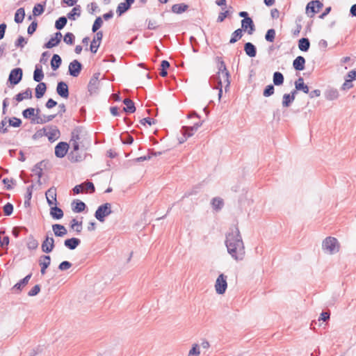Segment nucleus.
I'll use <instances>...</instances> for the list:
<instances>
[{
  "label": "nucleus",
  "mask_w": 356,
  "mask_h": 356,
  "mask_svg": "<svg viewBox=\"0 0 356 356\" xmlns=\"http://www.w3.org/2000/svg\"><path fill=\"white\" fill-rule=\"evenodd\" d=\"M225 245L228 253L236 261L243 260L245 256L244 244L239 229L234 226L226 236Z\"/></svg>",
  "instance_id": "obj_1"
},
{
  "label": "nucleus",
  "mask_w": 356,
  "mask_h": 356,
  "mask_svg": "<svg viewBox=\"0 0 356 356\" xmlns=\"http://www.w3.org/2000/svg\"><path fill=\"white\" fill-rule=\"evenodd\" d=\"M70 144L73 149L70 156L71 161L76 162L81 161V156L75 155L74 152H77L79 149H87L90 145V139L81 130L75 129L72 133Z\"/></svg>",
  "instance_id": "obj_2"
},
{
  "label": "nucleus",
  "mask_w": 356,
  "mask_h": 356,
  "mask_svg": "<svg viewBox=\"0 0 356 356\" xmlns=\"http://www.w3.org/2000/svg\"><path fill=\"white\" fill-rule=\"evenodd\" d=\"M229 76V73L227 70L224 61L220 60L218 63V72L217 74L213 77V79L217 81V86H222V84L225 83V91H227L230 85Z\"/></svg>",
  "instance_id": "obj_3"
},
{
  "label": "nucleus",
  "mask_w": 356,
  "mask_h": 356,
  "mask_svg": "<svg viewBox=\"0 0 356 356\" xmlns=\"http://www.w3.org/2000/svg\"><path fill=\"white\" fill-rule=\"evenodd\" d=\"M339 243L334 237H327L322 243V248L325 253L333 254L339 251Z\"/></svg>",
  "instance_id": "obj_4"
},
{
  "label": "nucleus",
  "mask_w": 356,
  "mask_h": 356,
  "mask_svg": "<svg viewBox=\"0 0 356 356\" xmlns=\"http://www.w3.org/2000/svg\"><path fill=\"white\" fill-rule=\"evenodd\" d=\"M111 213V204L110 203H105L97 208L95 216L99 221L103 222L105 220V218Z\"/></svg>",
  "instance_id": "obj_5"
},
{
  "label": "nucleus",
  "mask_w": 356,
  "mask_h": 356,
  "mask_svg": "<svg viewBox=\"0 0 356 356\" xmlns=\"http://www.w3.org/2000/svg\"><path fill=\"white\" fill-rule=\"evenodd\" d=\"M227 277L224 274H220L215 282V290L216 293L222 295L225 293L227 288Z\"/></svg>",
  "instance_id": "obj_6"
},
{
  "label": "nucleus",
  "mask_w": 356,
  "mask_h": 356,
  "mask_svg": "<svg viewBox=\"0 0 356 356\" xmlns=\"http://www.w3.org/2000/svg\"><path fill=\"white\" fill-rule=\"evenodd\" d=\"M202 122H200L195 123L193 126L191 127H183L181 129V131L184 135V138L179 140L180 143H184L187 138L192 136L195 132L197 131V129L202 126Z\"/></svg>",
  "instance_id": "obj_7"
},
{
  "label": "nucleus",
  "mask_w": 356,
  "mask_h": 356,
  "mask_svg": "<svg viewBox=\"0 0 356 356\" xmlns=\"http://www.w3.org/2000/svg\"><path fill=\"white\" fill-rule=\"evenodd\" d=\"M323 4L319 1H312L307 5L306 7V13L307 15H309L311 13V17H312L315 13H317L320 11V10L323 8Z\"/></svg>",
  "instance_id": "obj_8"
},
{
  "label": "nucleus",
  "mask_w": 356,
  "mask_h": 356,
  "mask_svg": "<svg viewBox=\"0 0 356 356\" xmlns=\"http://www.w3.org/2000/svg\"><path fill=\"white\" fill-rule=\"evenodd\" d=\"M55 116H56V115H40V109H37L35 117L31 119V122L34 123V124H44V123L51 121L55 118Z\"/></svg>",
  "instance_id": "obj_9"
},
{
  "label": "nucleus",
  "mask_w": 356,
  "mask_h": 356,
  "mask_svg": "<svg viewBox=\"0 0 356 356\" xmlns=\"http://www.w3.org/2000/svg\"><path fill=\"white\" fill-rule=\"evenodd\" d=\"M44 135L48 138L49 140L54 142L60 137V131L56 127H49L44 129Z\"/></svg>",
  "instance_id": "obj_10"
},
{
  "label": "nucleus",
  "mask_w": 356,
  "mask_h": 356,
  "mask_svg": "<svg viewBox=\"0 0 356 356\" xmlns=\"http://www.w3.org/2000/svg\"><path fill=\"white\" fill-rule=\"evenodd\" d=\"M22 78V70L21 68H15L11 70L8 80L11 84L16 85L17 84Z\"/></svg>",
  "instance_id": "obj_11"
},
{
  "label": "nucleus",
  "mask_w": 356,
  "mask_h": 356,
  "mask_svg": "<svg viewBox=\"0 0 356 356\" xmlns=\"http://www.w3.org/2000/svg\"><path fill=\"white\" fill-rule=\"evenodd\" d=\"M99 76L100 73H95L90 79L88 83V91L92 93H95L99 87Z\"/></svg>",
  "instance_id": "obj_12"
},
{
  "label": "nucleus",
  "mask_w": 356,
  "mask_h": 356,
  "mask_svg": "<svg viewBox=\"0 0 356 356\" xmlns=\"http://www.w3.org/2000/svg\"><path fill=\"white\" fill-rule=\"evenodd\" d=\"M82 69V65L77 60H74L69 65V73L74 77H77Z\"/></svg>",
  "instance_id": "obj_13"
},
{
  "label": "nucleus",
  "mask_w": 356,
  "mask_h": 356,
  "mask_svg": "<svg viewBox=\"0 0 356 356\" xmlns=\"http://www.w3.org/2000/svg\"><path fill=\"white\" fill-rule=\"evenodd\" d=\"M45 195L49 207L57 204L56 188L55 187H51L48 189L45 193Z\"/></svg>",
  "instance_id": "obj_14"
},
{
  "label": "nucleus",
  "mask_w": 356,
  "mask_h": 356,
  "mask_svg": "<svg viewBox=\"0 0 356 356\" xmlns=\"http://www.w3.org/2000/svg\"><path fill=\"white\" fill-rule=\"evenodd\" d=\"M69 148V145L65 142H60L55 147V155L58 158L65 156Z\"/></svg>",
  "instance_id": "obj_15"
},
{
  "label": "nucleus",
  "mask_w": 356,
  "mask_h": 356,
  "mask_svg": "<svg viewBox=\"0 0 356 356\" xmlns=\"http://www.w3.org/2000/svg\"><path fill=\"white\" fill-rule=\"evenodd\" d=\"M241 27L243 30L248 31L250 35L252 34L255 30L254 22L250 17L242 19Z\"/></svg>",
  "instance_id": "obj_16"
},
{
  "label": "nucleus",
  "mask_w": 356,
  "mask_h": 356,
  "mask_svg": "<svg viewBox=\"0 0 356 356\" xmlns=\"http://www.w3.org/2000/svg\"><path fill=\"white\" fill-rule=\"evenodd\" d=\"M56 92L61 97L67 99L69 97V89L66 83L60 81L58 83Z\"/></svg>",
  "instance_id": "obj_17"
},
{
  "label": "nucleus",
  "mask_w": 356,
  "mask_h": 356,
  "mask_svg": "<svg viewBox=\"0 0 356 356\" xmlns=\"http://www.w3.org/2000/svg\"><path fill=\"white\" fill-rule=\"evenodd\" d=\"M54 248V239L48 236L42 243V250L45 253L51 252Z\"/></svg>",
  "instance_id": "obj_18"
},
{
  "label": "nucleus",
  "mask_w": 356,
  "mask_h": 356,
  "mask_svg": "<svg viewBox=\"0 0 356 356\" xmlns=\"http://www.w3.org/2000/svg\"><path fill=\"white\" fill-rule=\"evenodd\" d=\"M102 37L103 34L102 31L97 32L94 39L92 40L90 44V49L91 52L96 53L97 51Z\"/></svg>",
  "instance_id": "obj_19"
},
{
  "label": "nucleus",
  "mask_w": 356,
  "mask_h": 356,
  "mask_svg": "<svg viewBox=\"0 0 356 356\" xmlns=\"http://www.w3.org/2000/svg\"><path fill=\"white\" fill-rule=\"evenodd\" d=\"M51 263V257L48 255H43L40 258L39 264L41 266V274L46 273V269L49 266Z\"/></svg>",
  "instance_id": "obj_20"
},
{
  "label": "nucleus",
  "mask_w": 356,
  "mask_h": 356,
  "mask_svg": "<svg viewBox=\"0 0 356 356\" xmlns=\"http://www.w3.org/2000/svg\"><path fill=\"white\" fill-rule=\"evenodd\" d=\"M52 230L55 236L60 237L64 236L65 235L67 234V232L66 228L63 225L60 224L53 225Z\"/></svg>",
  "instance_id": "obj_21"
},
{
  "label": "nucleus",
  "mask_w": 356,
  "mask_h": 356,
  "mask_svg": "<svg viewBox=\"0 0 356 356\" xmlns=\"http://www.w3.org/2000/svg\"><path fill=\"white\" fill-rule=\"evenodd\" d=\"M339 93L335 88H329L325 92V97L327 100L334 101L339 98Z\"/></svg>",
  "instance_id": "obj_22"
},
{
  "label": "nucleus",
  "mask_w": 356,
  "mask_h": 356,
  "mask_svg": "<svg viewBox=\"0 0 356 356\" xmlns=\"http://www.w3.org/2000/svg\"><path fill=\"white\" fill-rule=\"evenodd\" d=\"M50 207V215L53 218L59 220L63 217V211L61 209L58 208L56 205Z\"/></svg>",
  "instance_id": "obj_23"
},
{
  "label": "nucleus",
  "mask_w": 356,
  "mask_h": 356,
  "mask_svg": "<svg viewBox=\"0 0 356 356\" xmlns=\"http://www.w3.org/2000/svg\"><path fill=\"white\" fill-rule=\"evenodd\" d=\"M31 274L26 275L24 278H23L19 282L15 284L13 287V289L21 291L22 289L29 283L31 277Z\"/></svg>",
  "instance_id": "obj_24"
},
{
  "label": "nucleus",
  "mask_w": 356,
  "mask_h": 356,
  "mask_svg": "<svg viewBox=\"0 0 356 356\" xmlns=\"http://www.w3.org/2000/svg\"><path fill=\"white\" fill-rule=\"evenodd\" d=\"M295 88L298 90H302L303 92L307 94L309 92V87L305 84L304 80L302 77H299L295 82Z\"/></svg>",
  "instance_id": "obj_25"
},
{
  "label": "nucleus",
  "mask_w": 356,
  "mask_h": 356,
  "mask_svg": "<svg viewBox=\"0 0 356 356\" xmlns=\"http://www.w3.org/2000/svg\"><path fill=\"white\" fill-rule=\"evenodd\" d=\"M81 241L79 238H72L66 239L64 245L70 250H74L80 244Z\"/></svg>",
  "instance_id": "obj_26"
},
{
  "label": "nucleus",
  "mask_w": 356,
  "mask_h": 356,
  "mask_svg": "<svg viewBox=\"0 0 356 356\" xmlns=\"http://www.w3.org/2000/svg\"><path fill=\"white\" fill-rule=\"evenodd\" d=\"M32 98V91L30 88H27L24 92L18 93L15 96V99L17 102H19L26 99Z\"/></svg>",
  "instance_id": "obj_27"
},
{
  "label": "nucleus",
  "mask_w": 356,
  "mask_h": 356,
  "mask_svg": "<svg viewBox=\"0 0 356 356\" xmlns=\"http://www.w3.org/2000/svg\"><path fill=\"white\" fill-rule=\"evenodd\" d=\"M305 59L302 56H298L293 63V66L295 70L300 71L304 70Z\"/></svg>",
  "instance_id": "obj_28"
},
{
  "label": "nucleus",
  "mask_w": 356,
  "mask_h": 356,
  "mask_svg": "<svg viewBox=\"0 0 356 356\" xmlns=\"http://www.w3.org/2000/svg\"><path fill=\"white\" fill-rule=\"evenodd\" d=\"M43 78L44 73L42 72V66L40 65H36L33 72V80L36 82H40Z\"/></svg>",
  "instance_id": "obj_29"
},
{
  "label": "nucleus",
  "mask_w": 356,
  "mask_h": 356,
  "mask_svg": "<svg viewBox=\"0 0 356 356\" xmlns=\"http://www.w3.org/2000/svg\"><path fill=\"white\" fill-rule=\"evenodd\" d=\"M244 50L246 54L250 57H254L257 54L256 47L251 42L245 44Z\"/></svg>",
  "instance_id": "obj_30"
},
{
  "label": "nucleus",
  "mask_w": 356,
  "mask_h": 356,
  "mask_svg": "<svg viewBox=\"0 0 356 356\" xmlns=\"http://www.w3.org/2000/svg\"><path fill=\"white\" fill-rule=\"evenodd\" d=\"M123 103L125 104V107L124 108V111L126 113H134L136 111V107L134 106V103L130 99H124Z\"/></svg>",
  "instance_id": "obj_31"
},
{
  "label": "nucleus",
  "mask_w": 356,
  "mask_h": 356,
  "mask_svg": "<svg viewBox=\"0 0 356 356\" xmlns=\"http://www.w3.org/2000/svg\"><path fill=\"white\" fill-rule=\"evenodd\" d=\"M46 5V1L43 3H37L33 8V16L38 17L41 15L44 12V7Z\"/></svg>",
  "instance_id": "obj_32"
},
{
  "label": "nucleus",
  "mask_w": 356,
  "mask_h": 356,
  "mask_svg": "<svg viewBox=\"0 0 356 356\" xmlns=\"http://www.w3.org/2000/svg\"><path fill=\"white\" fill-rule=\"evenodd\" d=\"M47 90L46 84L43 82L39 83L35 88V97L38 99L41 98L45 93Z\"/></svg>",
  "instance_id": "obj_33"
},
{
  "label": "nucleus",
  "mask_w": 356,
  "mask_h": 356,
  "mask_svg": "<svg viewBox=\"0 0 356 356\" xmlns=\"http://www.w3.org/2000/svg\"><path fill=\"white\" fill-rule=\"evenodd\" d=\"M223 200L220 197H216L211 200L212 208L216 211L220 210L223 207Z\"/></svg>",
  "instance_id": "obj_34"
},
{
  "label": "nucleus",
  "mask_w": 356,
  "mask_h": 356,
  "mask_svg": "<svg viewBox=\"0 0 356 356\" xmlns=\"http://www.w3.org/2000/svg\"><path fill=\"white\" fill-rule=\"evenodd\" d=\"M188 8V6L184 3L175 4L172 7V11L177 14H181L185 12Z\"/></svg>",
  "instance_id": "obj_35"
},
{
  "label": "nucleus",
  "mask_w": 356,
  "mask_h": 356,
  "mask_svg": "<svg viewBox=\"0 0 356 356\" xmlns=\"http://www.w3.org/2000/svg\"><path fill=\"white\" fill-rule=\"evenodd\" d=\"M25 17V10L23 8L17 10L15 14V22L17 24L22 23Z\"/></svg>",
  "instance_id": "obj_36"
},
{
  "label": "nucleus",
  "mask_w": 356,
  "mask_h": 356,
  "mask_svg": "<svg viewBox=\"0 0 356 356\" xmlns=\"http://www.w3.org/2000/svg\"><path fill=\"white\" fill-rule=\"evenodd\" d=\"M310 46L309 40L307 38H302L298 42V48L300 50L307 51Z\"/></svg>",
  "instance_id": "obj_37"
},
{
  "label": "nucleus",
  "mask_w": 356,
  "mask_h": 356,
  "mask_svg": "<svg viewBox=\"0 0 356 356\" xmlns=\"http://www.w3.org/2000/svg\"><path fill=\"white\" fill-rule=\"evenodd\" d=\"M61 58L58 54H54L51 60V66L54 70H56L61 64Z\"/></svg>",
  "instance_id": "obj_38"
},
{
  "label": "nucleus",
  "mask_w": 356,
  "mask_h": 356,
  "mask_svg": "<svg viewBox=\"0 0 356 356\" xmlns=\"http://www.w3.org/2000/svg\"><path fill=\"white\" fill-rule=\"evenodd\" d=\"M81 15V7L80 6H76L73 8L70 13H68L67 17L71 20H75L76 17H79Z\"/></svg>",
  "instance_id": "obj_39"
},
{
  "label": "nucleus",
  "mask_w": 356,
  "mask_h": 356,
  "mask_svg": "<svg viewBox=\"0 0 356 356\" xmlns=\"http://www.w3.org/2000/svg\"><path fill=\"white\" fill-rule=\"evenodd\" d=\"M26 246L29 250H35L38 247V242L33 236H29Z\"/></svg>",
  "instance_id": "obj_40"
},
{
  "label": "nucleus",
  "mask_w": 356,
  "mask_h": 356,
  "mask_svg": "<svg viewBox=\"0 0 356 356\" xmlns=\"http://www.w3.org/2000/svg\"><path fill=\"white\" fill-rule=\"evenodd\" d=\"M273 83L275 86H280L284 82V76H283V74L281 72H275L273 74Z\"/></svg>",
  "instance_id": "obj_41"
},
{
  "label": "nucleus",
  "mask_w": 356,
  "mask_h": 356,
  "mask_svg": "<svg viewBox=\"0 0 356 356\" xmlns=\"http://www.w3.org/2000/svg\"><path fill=\"white\" fill-rule=\"evenodd\" d=\"M72 210L74 212L79 213L83 211L86 208V204L81 201H76L72 203Z\"/></svg>",
  "instance_id": "obj_42"
},
{
  "label": "nucleus",
  "mask_w": 356,
  "mask_h": 356,
  "mask_svg": "<svg viewBox=\"0 0 356 356\" xmlns=\"http://www.w3.org/2000/svg\"><path fill=\"white\" fill-rule=\"evenodd\" d=\"M35 111V110L33 108H26L22 112L23 117L26 119H32L35 117L36 113Z\"/></svg>",
  "instance_id": "obj_43"
},
{
  "label": "nucleus",
  "mask_w": 356,
  "mask_h": 356,
  "mask_svg": "<svg viewBox=\"0 0 356 356\" xmlns=\"http://www.w3.org/2000/svg\"><path fill=\"white\" fill-rule=\"evenodd\" d=\"M293 101V97L289 96V94H284L282 97V106L284 107H289Z\"/></svg>",
  "instance_id": "obj_44"
},
{
  "label": "nucleus",
  "mask_w": 356,
  "mask_h": 356,
  "mask_svg": "<svg viewBox=\"0 0 356 356\" xmlns=\"http://www.w3.org/2000/svg\"><path fill=\"white\" fill-rule=\"evenodd\" d=\"M130 6L126 2H122L118 4L116 12L119 15H121L128 10Z\"/></svg>",
  "instance_id": "obj_45"
},
{
  "label": "nucleus",
  "mask_w": 356,
  "mask_h": 356,
  "mask_svg": "<svg viewBox=\"0 0 356 356\" xmlns=\"http://www.w3.org/2000/svg\"><path fill=\"white\" fill-rule=\"evenodd\" d=\"M67 18L65 17H60L56 21L55 27L58 30H61L67 24Z\"/></svg>",
  "instance_id": "obj_46"
},
{
  "label": "nucleus",
  "mask_w": 356,
  "mask_h": 356,
  "mask_svg": "<svg viewBox=\"0 0 356 356\" xmlns=\"http://www.w3.org/2000/svg\"><path fill=\"white\" fill-rule=\"evenodd\" d=\"M242 37V29H238L232 35V38L229 40L230 43H234Z\"/></svg>",
  "instance_id": "obj_47"
},
{
  "label": "nucleus",
  "mask_w": 356,
  "mask_h": 356,
  "mask_svg": "<svg viewBox=\"0 0 356 356\" xmlns=\"http://www.w3.org/2000/svg\"><path fill=\"white\" fill-rule=\"evenodd\" d=\"M275 31L273 29H270L268 30L266 33V35H265V39L268 42H273L275 40Z\"/></svg>",
  "instance_id": "obj_48"
},
{
  "label": "nucleus",
  "mask_w": 356,
  "mask_h": 356,
  "mask_svg": "<svg viewBox=\"0 0 356 356\" xmlns=\"http://www.w3.org/2000/svg\"><path fill=\"white\" fill-rule=\"evenodd\" d=\"M71 227L77 232H80L82 229V222H78L76 219H72L71 221Z\"/></svg>",
  "instance_id": "obj_49"
},
{
  "label": "nucleus",
  "mask_w": 356,
  "mask_h": 356,
  "mask_svg": "<svg viewBox=\"0 0 356 356\" xmlns=\"http://www.w3.org/2000/svg\"><path fill=\"white\" fill-rule=\"evenodd\" d=\"M103 20L101 17H98L96 18L92 28V32H96L102 25Z\"/></svg>",
  "instance_id": "obj_50"
},
{
  "label": "nucleus",
  "mask_w": 356,
  "mask_h": 356,
  "mask_svg": "<svg viewBox=\"0 0 356 356\" xmlns=\"http://www.w3.org/2000/svg\"><path fill=\"white\" fill-rule=\"evenodd\" d=\"M200 354V347L197 344H194L189 350L188 356H199Z\"/></svg>",
  "instance_id": "obj_51"
},
{
  "label": "nucleus",
  "mask_w": 356,
  "mask_h": 356,
  "mask_svg": "<svg viewBox=\"0 0 356 356\" xmlns=\"http://www.w3.org/2000/svg\"><path fill=\"white\" fill-rule=\"evenodd\" d=\"M64 42L68 44H72L74 40V35L72 33H67L63 38Z\"/></svg>",
  "instance_id": "obj_52"
},
{
  "label": "nucleus",
  "mask_w": 356,
  "mask_h": 356,
  "mask_svg": "<svg viewBox=\"0 0 356 356\" xmlns=\"http://www.w3.org/2000/svg\"><path fill=\"white\" fill-rule=\"evenodd\" d=\"M8 124H9V126H12L14 127H19L22 124V121L19 118H13L9 119Z\"/></svg>",
  "instance_id": "obj_53"
},
{
  "label": "nucleus",
  "mask_w": 356,
  "mask_h": 356,
  "mask_svg": "<svg viewBox=\"0 0 356 356\" xmlns=\"http://www.w3.org/2000/svg\"><path fill=\"white\" fill-rule=\"evenodd\" d=\"M13 211V206L10 203H7L3 207V212L6 216H10Z\"/></svg>",
  "instance_id": "obj_54"
},
{
  "label": "nucleus",
  "mask_w": 356,
  "mask_h": 356,
  "mask_svg": "<svg viewBox=\"0 0 356 356\" xmlns=\"http://www.w3.org/2000/svg\"><path fill=\"white\" fill-rule=\"evenodd\" d=\"M84 185L83 191L93 193L95 191V186L92 182L88 181L83 184Z\"/></svg>",
  "instance_id": "obj_55"
},
{
  "label": "nucleus",
  "mask_w": 356,
  "mask_h": 356,
  "mask_svg": "<svg viewBox=\"0 0 356 356\" xmlns=\"http://www.w3.org/2000/svg\"><path fill=\"white\" fill-rule=\"evenodd\" d=\"M274 86L273 85H268L264 90L263 95L264 97H269L274 93Z\"/></svg>",
  "instance_id": "obj_56"
},
{
  "label": "nucleus",
  "mask_w": 356,
  "mask_h": 356,
  "mask_svg": "<svg viewBox=\"0 0 356 356\" xmlns=\"http://www.w3.org/2000/svg\"><path fill=\"white\" fill-rule=\"evenodd\" d=\"M72 267V264L70 262V261H64L63 262H61L59 266H58V269L60 270H68L69 268H70Z\"/></svg>",
  "instance_id": "obj_57"
},
{
  "label": "nucleus",
  "mask_w": 356,
  "mask_h": 356,
  "mask_svg": "<svg viewBox=\"0 0 356 356\" xmlns=\"http://www.w3.org/2000/svg\"><path fill=\"white\" fill-rule=\"evenodd\" d=\"M58 40H56L54 37H52L48 42L44 44V47L47 49H51L54 47L58 44Z\"/></svg>",
  "instance_id": "obj_58"
},
{
  "label": "nucleus",
  "mask_w": 356,
  "mask_h": 356,
  "mask_svg": "<svg viewBox=\"0 0 356 356\" xmlns=\"http://www.w3.org/2000/svg\"><path fill=\"white\" fill-rule=\"evenodd\" d=\"M26 42H27L24 37L19 36L17 41L15 42V46L17 47L23 48L24 45L26 44Z\"/></svg>",
  "instance_id": "obj_59"
},
{
  "label": "nucleus",
  "mask_w": 356,
  "mask_h": 356,
  "mask_svg": "<svg viewBox=\"0 0 356 356\" xmlns=\"http://www.w3.org/2000/svg\"><path fill=\"white\" fill-rule=\"evenodd\" d=\"M40 291V286L37 284L34 286L28 293L29 296H34L39 293Z\"/></svg>",
  "instance_id": "obj_60"
},
{
  "label": "nucleus",
  "mask_w": 356,
  "mask_h": 356,
  "mask_svg": "<svg viewBox=\"0 0 356 356\" xmlns=\"http://www.w3.org/2000/svg\"><path fill=\"white\" fill-rule=\"evenodd\" d=\"M38 26V23L35 21H33L28 27L27 32L29 35H32L36 30Z\"/></svg>",
  "instance_id": "obj_61"
},
{
  "label": "nucleus",
  "mask_w": 356,
  "mask_h": 356,
  "mask_svg": "<svg viewBox=\"0 0 356 356\" xmlns=\"http://www.w3.org/2000/svg\"><path fill=\"white\" fill-rule=\"evenodd\" d=\"M353 86V85L352 83L351 79H346L345 82L343 83L341 86V90H346L351 88Z\"/></svg>",
  "instance_id": "obj_62"
},
{
  "label": "nucleus",
  "mask_w": 356,
  "mask_h": 356,
  "mask_svg": "<svg viewBox=\"0 0 356 356\" xmlns=\"http://www.w3.org/2000/svg\"><path fill=\"white\" fill-rule=\"evenodd\" d=\"M121 139L123 143L128 145L131 144L134 141L133 137L128 134H126L124 136H122Z\"/></svg>",
  "instance_id": "obj_63"
},
{
  "label": "nucleus",
  "mask_w": 356,
  "mask_h": 356,
  "mask_svg": "<svg viewBox=\"0 0 356 356\" xmlns=\"http://www.w3.org/2000/svg\"><path fill=\"white\" fill-rule=\"evenodd\" d=\"M7 121L6 120H3L0 123V131L1 133H6L7 131V127H8V125H7Z\"/></svg>",
  "instance_id": "obj_64"
}]
</instances>
